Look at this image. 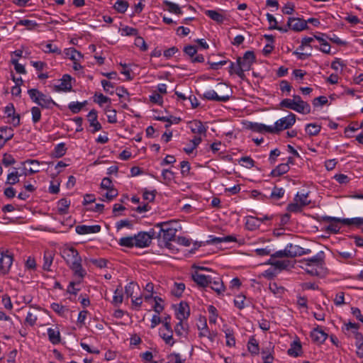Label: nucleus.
Masks as SVG:
<instances>
[{"label": "nucleus", "mask_w": 363, "mask_h": 363, "mask_svg": "<svg viewBox=\"0 0 363 363\" xmlns=\"http://www.w3.org/2000/svg\"><path fill=\"white\" fill-rule=\"evenodd\" d=\"M61 256L72 270L74 276L82 279L86 275V272L82 265V257L77 249L73 247H65L61 250Z\"/></svg>", "instance_id": "1"}, {"label": "nucleus", "mask_w": 363, "mask_h": 363, "mask_svg": "<svg viewBox=\"0 0 363 363\" xmlns=\"http://www.w3.org/2000/svg\"><path fill=\"white\" fill-rule=\"evenodd\" d=\"M175 225L176 223L173 220L161 222L155 225V228H158L160 229L159 232H157V233H160V239H162L165 247L167 248L170 247V242L175 239L176 233L177 232Z\"/></svg>", "instance_id": "2"}, {"label": "nucleus", "mask_w": 363, "mask_h": 363, "mask_svg": "<svg viewBox=\"0 0 363 363\" xmlns=\"http://www.w3.org/2000/svg\"><path fill=\"white\" fill-rule=\"evenodd\" d=\"M28 94L33 102L43 108H51L53 106H57L51 96L43 94L38 89H28Z\"/></svg>", "instance_id": "3"}, {"label": "nucleus", "mask_w": 363, "mask_h": 363, "mask_svg": "<svg viewBox=\"0 0 363 363\" xmlns=\"http://www.w3.org/2000/svg\"><path fill=\"white\" fill-rule=\"evenodd\" d=\"M134 237L135 238V246L144 248L150 246L153 239H160V233H157L155 230L152 228L148 232L140 231Z\"/></svg>", "instance_id": "4"}, {"label": "nucleus", "mask_w": 363, "mask_h": 363, "mask_svg": "<svg viewBox=\"0 0 363 363\" xmlns=\"http://www.w3.org/2000/svg\"><path fill=\"white\" fill-rule=\"evenodd\" d=\"M296 116L293 113L284 118H281L277 121L274 125L272 126L273 133H279L284 130L290 128L296 122Z\"/></svg>", "instance_id": "5"}, {"label": "nucleus", "mask_w": 363, "mask_h": 363, "mask_svg": "<svg viewBox=\"0 0 363 363\" xmlns=\"http://www.w3.org/2000/svg\"><path fill=\"white\" fill-rule=\"evenodd\" d=\"M301 264L306 266L315 267L317 270L321 269L325 264V253L323 251L318 252L315 256L303 259L299 261Z\"/></svg>", "instance_id": "6"}, {"label": "nucleus", "mask_w": 363, "mask_h": 363, "mask_svg": "<svg viewBox=\"0 0 363 363\" xmlns=\"http://www.w3.org/2000/svg\"><path fill=\"white\" fill-rule=\"evenodd\" d=\"M208 287L213 290L218 296L223 295L225 291V287L221 277L214 272L213 273L212 279H211V284Z\"/></svg>", "instance_id": "7"}, {"label": "nucleus", "mask_w": 363, "mask_h": 363, "mask_svg": "<svg viewBox=\"0 0 363 363\" xmlns=\"http://www.w3.org/2000/svg\"><path fill=\"white\" fill-rule=\"evenodd\" d=\"M287 26L289 27V28L297 32L308 28L306 21L300 18L294 17L289 18L287 21Z\"/></svg>", "instance_id": "8"}, {"label": "nucleus", "mask_w": 363, "mask_h": 363, "mask_svg": "<svg viewBox=\"0 0 363 363\" xmlns=\"http://www.w3.org/2000/svg\"><path fill=\"white\" fill-rule=\"evenodd\" d=\"M12 255L9 251L2 252L0 257V271L4 274L8 273L12 265Z\"/></svg>", "instance_id": "9"}, {"label": "nucleus", "mask_w": 363, "mask_h": 363, "mask_svg": "<svg viewBox=\"0 0 363 363\" xmlns=\"http://www.w3.org/2000/svg\"><path fill=\"white\" fill-rule=\"evenodd\" d=\"M213 274H203L197 272L192 274L193 280L201 287H208L212 279Z\"/></svg>", "instance_id": "10"}, {"label": "nucleus", "mask_w": 363, "mask_h": 363, "mask_svg": "<svg viewBox=\"0 0 363 363\" xmlns=\"http://www.w3.org/2000/svg\"><path fill=\"white\" fill-rule=\"evenodd\" d=\"M72 77L69 74H64L60 79V84L55 86L56 91H69L72 90V86L71 83Z\"/></svg>", "instance_id": "11"}, {"label": "nucleus", "mask_w": 363, "mask_h": 363, "mask_svg": "<svg viewBox=\"0 0 363 363\" xmlns=\"http://www.w3.org/2000/svg\"><path fill=\"white\" fill-rule=\"evenodd\" d=\"M198 329L199 330V337H206L210 342H214L216 337L218 335V333L216 330H209L206 322H204L203 326L202 328L198 326Z\"/></svg>", "instance_id": "12"}, {"label": "nucleus", "mask_w": 363, "mask_h": 363, "mask_svg": "<svg viewBox=\"0 0 363 363\" xmlns=\"http://www.w3.org/2000/svg\"><path fill=\"white\" fill-rule=\"evenodd\" d=\"M190 315L189 306L186 302L182 301L176 311V318L179 320H186Z\"/></svg>", "instance_id": "13"}, {"label": "nucleus", "mask_w": 363, "mask_h": 363, "mask_svg": "<svg viewBox=\"0 0 363 363\" xmlns=\"http://www.w3.org/2000/svg\"><path fill=\"white\" fill-rule=\"evenodd\" d=\"M101 228L99 225H77L75 228V231L79 235L92 234L99 233Z\"/></svg>", "instance_id": "14"}, {"label": "nucleus", "mask_w": 363, "mask_h": 363, "mask_svg": "<svg viewBox=\"0 0 363 363\" xmlns=\"http://www.w3.org/2000/svg\"><path fill=\"white\" fill-rule=\"evenodd\" d=\"M189 128L195 134L206 135L207 128L199 120H193L189 122Z\"/></svg>", "instance_id": "15"}, {"label": "nucleus", "mask_w": 363, "mask_h": 363, "mask_svg": "<svg viewBox=\"0 0 363 363\" xmlns=\"http://www.w3.org/2000/svg\"><path fill=\"white\" fill-rule=\"evenodd\" d=\"M87 118L90 126L94 128V129L91 130L93 133L101 130L102 126L98 121L97 111L95 109H92L89 112Z\"/></svg>", "instance_id": "16"}, {"label": "nucleus", "mask_w": 363, "mask_h": 363, "mask_svg": "<svg viewBox=\"0 0 363 363\" xmlns=\"http://www.w3.org/2000/svg\"><path fill=\"white\" fill-rule=\"evenodd\" d=\"M291 100L300 108V113L308 114L311 113V106L306 101H303L299 95H294Z\"/></svg>", "instance_id": "17"}, {"label": "nucleus", "mask_w": 363, "mask_h": 363, "mask_svg": "<svg viewBox=\"0 0 363 363\" xmlns=\"http://www.w3.org/2000/svg\"><path fill=\"white\" fill-rule=\"evenodd\" d=\"M311 337L314 342L322 344L328 338V334L317 327L311 331Z\"/></svg>", "instance_id": "18"}, {"label": "nucleus", "mask_w": 363, "mask_h": 363, "mask_svg": "<svg viewBox=\"0 0 363 363\" xmlns=\"http://www.w3.org/2000/svg\"><path fill=\"white\" fill-rule=\"evenodd\" d=\"M13 137V130L11 127L0 128V147Z\"/></svg>", "instance_id": "19"}, {"label": "nucleus", "mask_w": 363, "mask_h": 363, "mask_svg": "<svg viewBox=\"0 0 363 363\" xmlns=\"http://www.w3.org/2000/svg\"><path fill=\"white\" fill-rule=\"evenodd\" d=\"M256 57L253 51L248 50L245 52L242 57H240V65L245 68L250 69L252 65L255 62Z\"/></svg>", "instance_id": "20"}, {"label": "nucleus", "mask_w": 363, "mask_h": 363, "mask_svg": "<svg viewBox=\"0 0 363 363\" xmlns=\"http://www.w3.org/2000/svg\"><path fill=\"white\" fill-rule=\"evenodd\" d=\"M203 97L207 100L226 102L229 100L230 96H218L214 90H208L203 93Z\"/></svg>", "instance_id": "21"}, {"label": "nucleus", "mask_w": 363, "mask_h": 363, "mask_svg": "<svg viewBox=\"0 0 363 363\" xmlns=\"http://www.w3.org/2000/svg\"><path fill=\"white\" fill-rule=\"evenodd\" d=\"M159 335L167 345L173 346L175 343L173 338V330L172 328L160 329Z\"/></svg>", "instance_id": "22"}, {"label": "nucleus", "mask_w": 363, "mask_h": 363, "mask_svg": "<svg viewBox=\"0 0 363 363\" xmlns=\"http://www.w3.org/2000/svg\"><path fill=\"white\" fill-rule=\"evenodd\" d=\"M47 334L50 342L53 345H57L61 341L60 332L57 328H49L47 330Z\"/></svg>", "instance_id": "23"}, {"label": "nucleus", "mask_w": 363, "mask_h": 363, "mask_svg": "<svg viewBox=\"0 0 363 363\" xmlns=\"http://www.w3.org/2000/svg\"><path fill=\"white\" fill-rule=\"evenodd\" d=\"M250 129H251L254 132L257 133H273L272 132V126L266 125L262 123H250L249 125Z\"/></svg>", "instance_id": "24"}, {"label": "nucleus", "mask_w": 363, "mask_h": 363, "mask_svg": "<svg viewBox=\"0 0 363 363\" xmlns=\"http://www.w3.org/2000/svg\"><path fill=\"white\" fill-rule=\"evenodd\" d=\"M289 247L291 250V254L289 255V256L291 257L302 256L303 255H308L311 252V250L310 249H305L298 245H293L292 244L289 245Z\"/></svg>", "instance_id": "25"}, {"label": "nucleus", "mask_w": 363, "mask_h": 363, "mask_svg": "<svg viewBox=\"0 0 363 363\" xmlns=\"http://www.w3.org/2000/svg\"><path fill=\"white\" fill-rule=\"evenodd\" d=\"M302 347L300 341H294L290 345V348L288 350L287 353L289 356L297 357L301 355Z\"/></svg>", "instance_id": "26"}, {"label": "nucleus", "mask_w": 363, "mask_h": 363, "mask_svg": "<svg viewBox=\"0 0 363 363\" xmlns=\"http://www.w3.org/2000/svg\"><path fill=\"white\" fill-rule=\"evenodd\" d=\"M53 259H54V254L52 252H50L49 250H45L44 252V255H43L44 262L43 264V270L47 271V272L51 271L50 267L52 264Z\"/></svg>", "instance_id": "27"}, {"label": "nucleus", "mask_w": 363, "mask_h": 363, "mask_svg": "<svg viewBox=\"0 0 363 363\" xmlns=\"http://www.w3.org/2000/svg\"><path fill=\"white\" fill-rule=\"evenodd\" d=\"M64 52L66 57L73 62L79 61L83 57L82 54L74 48L65 49Z\"/></svg>", "instance_id": "28"}, {"label": "nucleus", "mask_w": 363, "mask_h": 363, "mask_svg": "<svg viewBox=\"0 0 363 363\" xmlns=\"http://www.w3.org/2000/svg\"><path fill=\"white\" fill-rule=\"evenodd\" d=\"M289 170V166H288V163H282L276 167L274 169L272 170L270 173V176L273 177H279Z\"/></svg>", "instance_id": "29"}, {"label": "nucleus", "mask_w": 363, "mask_h": 363, "mask_svg": "<svg viewBox=\"0 0 363 363\" xmlns=\"http://www.w3.org/2000/svg\"><path fill=\"white\" fill-rule=\"evenodd\" d=\"M342 224L347 226L354 225L357 228H361V226H363V218H342Z\"/></svg>", "instance_id": "30"}, {"label": "nucleus", "mask_w": 363, "mask_h": 363, "mask_svg": "<svg viewBox=\"0 0 363 363\" xmlns=\"http://www.w3.org/2000/svg\"><path fill=\"white\" fill-rule=\"evenodd\" d=\"M70 201L67 199H61L57 202V211L60 215L68 213Z\"/></svg>", "instance_id": "31"}, {"label": "nucleus", "mask_w": 363, "mask_h": 363, "mask_svg": "<svg viewBox=\"0 0 363 363\" xmlns=\"http://www.w3.org/2000/svg\"><path fill=\"white\" fill-rule=\"evenodd\" d=\"M189 326L184 320H179L174 326V332L177 335L181 337L188 333Z\"/></svg>", "instance_id": "32"}, {"label": "nucleus", "mask_w": 363, "mask_h": 363, "mask_svg": "<svg viewBox=\"0 0 363 363\" xmlns=\"http://www.w3.org/2000/svg\"><path fill=\"white\" fill-rule=\"evenodd\" d=\"M26 164H30L33 165V167H30L29 169L24 167L23 169L28 172L29 174H33L35 173L38 172L40 170L38 169V167L40 165V162L36 160H27L22 162L23 165H26Z\"/></svg>", "instance_id": "33"}, {"label": "nucleus", "mask_w": 363, "mask_h": 363, "mask_svg": "<svg viewBox=\"0 0 363 363\" xmlns=\"http://www.w3.org/2000/svg\"><path fill=\"white\" fill-rule=\"evenodd\" d=\"M205 14L207 16H208L211 19L219 23H223L225 19L222 13L215 10H206L205 11Z\"/></svg>", "instance_id": "34"}, {"label": "nucleus", "mask_w": 363, "mask_h": 363, "mask_svg": "<svg viewBox=\"0 0 363 363\" xmlns=\"http://www.w3.org/2000/svg\"><path fill=\"white\" fill-rule=\"evenodd\" d=\"M123 300V289L121 285H119L114 291L112 303L116 306H118L122 303Z\"/></svg>", "instance_id": "35"}, {"label": "nucleus", "mask_w": 363, "mask_h": 363, "mask_svg": "<svg viewBox=\"0 0 363 363\" xmlns=\"http://www.w3.org/2000/svg\"><path fill=\"white\" fill-rule=\"evenodd\" d=\"M308 193L299 194L298 192L295 195L294 201L301 205L302 207L308 206L311 201L308 200Z\"/></svg>", "instance_id": "36"}, {"label": "nucleus", "mask_w": 363, "mask_h": 363, "mask_svg": "<svg viewBox=\"0 0 363 363\" xmlns=\"http://www.w3.org/2000/svg\"><path fill=\"white\" fill-rule=\"evenodd\" d=\"M248 351L253 355L258 354L259 351V344L254 337H251L247 343Z\"/></svg>", "instance_id": "37"}, {"label": "nucleus", "mask_w": 363, "mask_h": 363, "mask_svg": "<svg viewBox=\"0 0 363 363\" xmlns=\"http://www.w3.org/2000/svg\"><path fill=\"white\" fill-rule=\"evenodd\" d=\"M305 130L310 136H315L320 133L321 126L317 123H308L306 125Z\"/></svg>", "instance_id": "38"}, {"label": "nucleus", "mask_w": 363, "mask_h": 363, "mask_svg": "<svg viewBox=\"0 0 363 363\" xmlns=\"http://www.w3.org/2000/svg\"><path fill=\"white\" fill-rule=\"evenodd\" d=\"M135 238L134 236H128L121 238L119 241V245L126 247H133L135 246Z\"/></svg>", "instance_id": "39"}, {"label": "nucleus", "mask_w": 363, "mask_h": 363, "mask_svg": "<svg viewBox=\"0 0 363 363\" xmlns=\"http://www.w3.org/2000/svg\"><path fill=\"white\" fill-rule=\"evenodd\" d=\"M87 104L86 101L83 102L72 101L69 104L68 108L73 113H78Z\"/></svg>", "instance_id": "40"}, {"label": "nucleus", "mask_w": 363, "mask_h": 363, "mask_svg": "<svg viewBox=\"0 0 363 363\" xmlns=\"http://www.w3.org/2000/svg\"><path fill=\"white\" fill-rule=\"evenodd\" d=\"M21 175L17 169L13 168V171L8 174L6 183L10 185L17 184L19 182V177Z\"/></svg>", "instance_id": "41"}, {"label": "nucleus", "mask_w": 363, "mask_h": 363, "mask_svg": "<svg viewBox=\"0 0 363 363\" xmlns=\"http://www.w3.org/2000/svg\"><path fill=\"white\" fill-rule=\"evenodd\" d=\"M164 4L167 7V10L170 13H173L177 15H182L183 13V11H182L179 6L175 3L169 1H164Z\"/></svg>", "instance_id": "42"}, {"label": "nucleus", "mask_w": 363, "mask_h": 363, "mask_svg": "<svg viewBox=\"0 0 363 363\" xmlns=\"http://www.w3.org/2000/svg\"><path fill=\"white\" fill-rule=\"evenodd\" d=\"M279 106L281 108H286L291 110H294L298 113H300V108H298L295 103L291 99H283Z\"/></svg>", "instance_id": "43"}, {"label": "nucleus", "mask_w": 363, "mask_h": 363, "mask_svg": "<svg viewBox=\"0 0 363 363\" xmlns=\"http://www.w3.org/2000/svg\"><path fill=\"white\" fill-rule=\"evenodd\" d=\"M128 6L129 4L126 1L118 0L115 3L113 8L116 11H117V12L120 13H124L127 11Z\"/></svg>", "instance_id": "44"}, {"label": "nucleus", "mask_w": 363, "mask_h": 363, "mask_svg": "<svg viewBox=\"0 0 363 363\" xmlns=\"http://www.w3.org/2000/svg\"><path fill=\"white\" fill-rule=\"evenodd\" d=\"M101 200L104 201H111L118 195V191L116 189H111L109 190H106V192L104 194H101Z\"/></svg>", "instance_id": "45"}, {"label": "nucleus", "mask_w": 363, "mask_h": 363, "mask_svg": "<svg viewBox=\"0 0 363 363\" xmlns=\"http://www.w3.org/2000/svg\"><path fill=\"white\" fill-rule=\"evenodd\" d=\"M67 148L64 143L57 144L54 149L53 154L55 157H62L66 154Z\"/></svg>", "instance_id": "46"}, {"label": "nucleus", "mask_w": 363, "mask_h": 363, "mask_svg": "<svg viewBox=\"0 0 363 363\" xmlns=\"http://www.w3.org/2000/svg\"><path fill=\"white\" fill-rule=\"evenodd\" d=\"M184 289H185V284L184 283L175 282L174 284V286L172 289V294L177 297H180L182 296V293L184 292Z\"/></svg>", "instance_id": "47"}, {"label": "nucleus", "mask_w": 363, "mask_h": 363, "mask_svg": "<svg viewBox=\"0 0 363 363\" xmlns=\"http://www.w3.org/2000/svg\"><path fill=\"white\" fill-rule=\"evenodd\" d=\"M240 57L237 58V67L235 70L234 74H237L240 79H245V72L249 70L247 68H245L242 65H240Z\"/></svg>", "instance_id": "48"}, {"label": "nucleus", "mask_w": 363, "mask_h": 363, "mask_svg": "<svg viewBox=\"0 0 363 363\" xmlns=\"http://www.w3.org/2000/svg\"><path fill=\"white\" fill-rule=\"evenodd\" d=\"M269 289L274 295L279 296L282 295L285 291L283 286H279L276 282L269 283Z\"/></svg>", "instance_id": "49"}, {"label": "nucleus", "mask_w": 363, "mask_h": 363, "mask_svg": "<svg viewBox=\"0 0 363 363\" xmlns=\"http://www.w3.org/2000/svg\"><path fill=\"white\" fill-rule=\"evenodd\" d=\"M274 268L278 272L286 269L289 266V260H276L272 263Z\"/></svg>", "instance_id": "50"}, {"label": "nucleus", "mask_w": 363, "mask_h": 363, "mask_svg": "<svg viewBox=\"0 0 363 363\" xmlns=\"http://www.w3.org/2000/svg\"><path fill=\"white\" fill-rule=\"evenodd\" d=\"M226 338V345L228 347H234L235 345V339L233 335V330L230 329H226L225 331Z\"/></svg>", "instance_id": "51"}, {"label": "nucleus", "mask_w": 363, "mask_h": 363, "mask_svg": "<svg viewBox=\"0 0 363 363\" xmlns=\"http://www.w3.org/2000/svg\"><path fill=\"white\" fill-rule=\"evenodd\" d=\"M258 218L250 216L246 222V227L250 230H254L259 225Z\"/></svg>", "instance_id": "52"}, {"label": "nucleus", "mask_w": 363, "mask_h": 363, "mask_svg": "<svg viewBox=\"0 0 363 363\" xmlns=\"http://www.w3.org/2000/svg\"><path fill=\"white\" fill-rule=\"evenodd\" d=\"M285 190L283 188L274 186L271 192L270 198L274 200H279L284 195Z\"/></svg>", "instance_id": "53"}, {"label": "nucleus", "mask_w": 363, "mask_h": 363, "mask_svg": "<svg viewBox=\"0 0 363 363\" xmlns=\"http://www.w3.org/2000/svg\"><path fill=\"white\" fill-rule=\"evenodd\" d=\"M94 102L98 104L100 106H101L103 104L108 103L111 104V99L108 96H104L102 94H97L96 93L94 95Z\"/></svg>", "instance_id": "54"}, {"label": "nucleus", "mask_w": 363, "mask_h": 363, "mask_svg": "<svg viewBox=\"0 0 363 363\" xmlns=\"http://www.w3.org/2000/svg\"><path fill=\"white\" fill-rule=\"evenodd\" d=\"M291 254V250L289 247V245H288L286 248L283 250H279L271 255L272 258L275 257H291L289 255Z\"/></svg>", "instance_id": "55"}, {"label": "nucleus", "mask_w": 363, "mask_h": 363, "mask_svg": "<svg viewBox=\"0 0 363 363\" xmlns=\"http://www.w3.org/2000/svg\"><path fill=\"white\" fill-rule=\"evenodd\" d=\"M135 289H139V286L134 283L130 282L125 286V294L127 297H132Z\"/></svg>", "instance_id": "56"}, {"label": "nucleus", "mask_w": 363, "mask_h": 363, "mask_svg": "<svg viewBox=\"0 0 363 363\" xmlns=\"http://www.w3.org/2000/svg\"><path fill=\"white\" fill-rule=\"evenodd\" d=\"M32 121L33 123H38L41 119V111L39 107L33 106L31 108Z\"/></svg>", "instance_id": "57"}, {"label": "nucleus", "mask_w": 363, "mask_h": 363, "mask_svg": "<svg viewBox=\"0 0 363 363\" xmlns=\"http://www.w3.org/2000/svg\"><path fill=\"white\" fill-rule=\"evenodd\" d=\"M169 363H184L185 359H182L179 353L173 352L167 356Z\"/></svg>", "instance_id": "58"}, {"label": "nucleus", "mask_w": 363, "mask_h": 363, "mask_svg": "<svg viewBox=\"0 0 363 363\" xmlns=\"http://www.w3.org/2000/svg\"><path fill=\"white\" fill-rule=\"evenodd\" d=\"M16 26H24L27 27L28 29L32 30L38 26V23L34 21L28 19H22L16 23Z\"/></svg>", "instance_id": "59"}, {"label": "nucleus", "mask_w": 363, "mask_h": 363, "mask_svg": "<svg viewBox=\"0 0 363 363\" xmlns=\"http://www.w3.org/2000/svg\"><path fill=\"white\" fill-rule=\"evenodd\" d=\"M105 111L108 113L107 115L108 122L110 123H116L117 122L116 111L114 109H111L110 106L105 108Z\"/></svg>", "instance_id": "60"}, {"label": "nucleus", "mask_w": 363, "mask_h": 363, "mask_svg": "<svg viewBox=\"0 0 363 363\" xmlns=\"http://www.w3.org/2000/svg\"><path fill=\"white\" fill-rule=\"evenodd\" d=\"M50 308L60 315H64L65 313L67 311V309L64 306L58 303H52Z\"/></svg>", "instance_id": "61"}, {"label": "nucleus", "mask_w": 363, "mask_h": 363, "mask_svg": "<svg viewBox=\"0 0 363 363\" xmlns=\"http://www.w3.org/2000/svg\"><path fill=\"white\" fill-rule=\"evenodd\" d=\"M303 208V207H302L301 205L294 201L288 204L286 210L290 213H300L302 211Z\"/></svg>", "instance_id": "62"}, {"label": "nucleus", "mask_w": 363, "mask_h": 363, "mask_svg": "<svg viewBox=\"0 0 363 363\" xmlns=\"http://www.w3.org/2000/svg\"><path fill=\"white\" fill-rule=\"evenodd\" d=\"M116 94L120 99H125L128 101H130L129 93L123 86H119L116 89Z\"/></svg>", "instance_id": "63"}, {"label": "nucleus", "mask_w": 363, "mask_h": 363, "mask_svg": "<svg viewBox=\"0 0 363 363\" xmlns=\"http://www.w3.org/2000/svg\"><path fill=\"white\" fill-rule=\"evenodd\" d=\"M240 162H242V165L248 169L255 166V161L248 156L242 157L240 160Z\"/></svg>", "instance_id": "64"}]
</instances>
